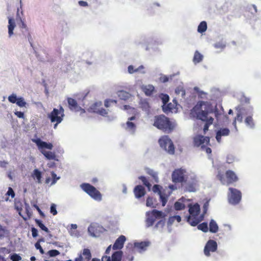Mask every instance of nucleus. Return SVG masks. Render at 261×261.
I'll return each mask as SVG.
<instances>
[{
    "instance_id": "obj_37",
    "label": "nucleus",
    "mask_w": 261,
    "mask_h": 261,
    "mask_svg": "<svg viewBox=\"0 0 261 261\" xmlns=\"http://www.w3.org/2000/svg\"><path fill=\"white\" fill-rule=\"evenodd\" d=\"M144 69V66L143 65L140 66L138 68L134 69V67L133 65H129L128 67V72L130 74H133L135 72H138L141 69Z\"/></svg>"
},
{
    "instance_id": "obj_2",
    "label": "nucleus",
    "mask_w": 261,
    "mask_h": 261,
    "mask_svg": "<svg viewBox=\"0 0 261 261\" xmlns=\"http://www.w3.org/2000/svg\"><path fill=\"white\" fill-rule=\"evenodd\" d=\"M153 126L165 133H171L174 129L176 124L164 115L155 116L154 118Z\"/></svg>"
},
{
    "instance_id": "obj_8",
    "label": "nucleus",
    "mask_w": 261,
    "mask_h": 261,
    "mask_svg": "<svg viewBox=\"0 0 261 261\" xmlns=\"http://www.w3.org/2000/svg\"><path fill=\"white\" fill-rule=\"evenodd\" d=\"M82 189L93 199L97 200L101 199L100 193L93 186L84 183L81 185Z\"/></svg>"
},
{
    "instance_id": "obj_9",
    "label": "nucleus",
    "mask_w": 261,
    "mask_h": 261,
    "mask_svg": "<svg viewBox=\"0 0 261 261\" xmlns=\"http://www.w3.org/2000/svg\"><path fill=\"white\" fill-rule=\"evenodd\" d=\"M64 116V110L62 106H60L59 109L54 108L53 110L48 114V118L51 122H57V123H60Z\"/></svg>"
},
{
    "instance_id": "obj_7",
    "label": "nucleus",
    "mask_w": 261,
    "mask_h": 261,
    "mask_svg": "<svg viewBox=\"0 0 261 261\" xmlns=\"http://www.w3.org/2000/svg\"><path fill=\"white\" fill-rule=\"evenodd\" d=\"M160 146L169 154H173L175 152L174 144L168 136L162 137L159 140Z\"/></svg>"
},
{
    "instance_id": "obj_57",
    "label": "nucleus",
    "mask_w": 261,
    "mask_h": 261,
    "mask_svg": "<svg viewBox=\"0 0 261 261\" xmlns=\"http://www.w3.org/2000/svg\"><path fill=\"white\" fill-rule=\"evenodd\" d=\"M35 246L37 249L39 250V251L41 254H43L44 253L43 248L41 246L40 244H39V242H36L35 244Z\"/></svg>"
},
{
    "instance_id": "obj_12",
    "label": "nucleus",
    "mask_w": 261,
    "mask_h": 261,
    "mask_svg": "<svg viewBox=\"0 0 261 261\" xmlns=\"http://www.w3.org/2000/svg\"><path fill=\"white\" fill-rule=\"evenodd\" d=\"M18 25L20 29L22 35L25 38H28L31 45L32 46L33 39L32 38L29 29L21 18H20V23H18Z\"/></svg>"
},
{
    "instance_id": "obj_21",
    "label": "nucleus",
    "mask_w": 261,
    "mask_h": 261,
    "mask_svg": "<svg viewBox=\"0 0 261 261\" xmlns=\"http://www.w3.org/2000/svg\"><path fill=\"white\" fill-rule=\"evenodd\" d=\"M150 243L149 241L136 242L134 243V246L137 248L140 252L144 251L147 249Z\"/></svg>"
},
{
    "instance_id": "obj_1",
    "label": "nucleus",
    "mask_w": 261,
    "mask_h": 261,
    "mask_svg": "<svg viewBox=\"0 0 261 261\" xmlns=\"http://www.w3.org/2000/svg\"><path fill=\"white\" fill-rule=\"evenodd\" d=\"M205 104L206 102L203 101H199L192 110V113L196 114L198 119L205 122L203 127L204 134L208 130L210 126L213 123L214 120L212 117L208 116L209 114L212 112V110H203L202 109V107Z\"/></svg>"
},
{
    "instance_id": "obj_29",
    "label": "nucleus",
    "mask_w": 261,
    "mask_h": 261,
    "mask_svg": "<svg viewBox=\"0 0 261 261\" xmlns=\"http://www.w3.org/2000/svg\"><path fill=\"white\" fill-rule=\"evenodd\" d=\"M197 187V181H193L192 182L189 183L186 186V189L189 192H195L196 191V188Z\"/></svg>"
},
{
    "instance_id": "obj_4",
    "label": "nucleus",
    "mask_w": 261,
    "mask_h": 261,
    "mask_svg": "<svg viewBox=\"0 0 261 261\" xmlns=\"http://www.w3.org/2000/svg\"><path fill=\"white\" fill-rule=\"evenodd\" d=\"M32 141L34 143H36L38 149L47 159L58 161V159L57 158L55 152L51 151H46L43 149V148H46L49 150H51L53 148V145L51 143H47L46 142L42 141L39 138L33 139Z\"/></svg>"
},
{
    "instance_id": "obj_28",
    "label": "nucleus",
    "mask_w": 261,
    "mask_h": 261,
    "mask_svg": "<svg viewBox=\"0 0 261 261\" xmlns=\"http://www.w3.org/2000/svg\"><path fill=\"white\" fill-rule=\"evenodd\" d=\"M122 256L121 251H115L112 255V261H121Z\"/></svg>"
},
{
    "instance_id": "obj_25",
    "label": "nucleus",
    "mask_w": 261,
    "mask_h": 261,
    "mask_svg": "<svg viewBox=\"0 0 261 261\" xmlns=\"http://www.w3.org/2000/svg\"><path fill=\"white\" fill-rule=\"evenodd\" d=\"M32 177L34 179H36L37 182H41L42 174L41 172L38 169H35L34 170L32 174Z\"/></svg>"
},
{
    "instance_id": "obj_63",
    "label": "nucleus",
    "mask_w": 261,
    "mask_h": 261,
    "mask_svg": "<svg viewBox=\"0 0 261 261\" xmlns=\"http://www.w3.org/2000/svg\"><path fill=\"white\" fill-rule=\"evenodd\" d=\"M209 205V202L208 201L205 202L203 206V214H205L207 211L208 207Z\"/></svg>"
},
{
    "instance_id": "obj_20",
    "label": "nucleus",
    "mask_w": 261,
    "mask_h": 261,
    "mask_svg": "<svg viewBox=\"0 0 261 261\" xmlns=\"http://www.w3.org/2000/svg\"><path fill=\"white\" fill-rule=\"evenodd\" d=\"M230 130L227 128H220L216 133V139L218 142L220 143L221 141V137L222 136H228Z\"/></svg>"
},
{
    "instance_id": "obj_60",
    "label": "nucleus",
    "mask_w": 261,
    "mask_h": 261,
    "mask_svg": "<svg viewBox=\"0 0 261 261\" xmlns=\"http://www.w3.org/2000/svg\"><path fill=\"white\" fill-rule=\"evenodd\" d=\"M236 121H238L240 122H242L243 121V117L241 113H238L237 115V116L234 118Z\"/></svg>"
},
{
    "instance_id": "obj_19",
    "label": "nucleus",
    "mask_w": 261,
    "mask_h": 261,
    "mask_svg": "<svg viewBox=\"0 0 261 261\" xmlns=\"http://www.w3.org/2000/svg\"><path fill=\"white\" fill-rule=\"evenodd\" d=\"M141 89L147 96H151L155 91L154 87L152 85H142Z\"/></svg>"
},
{
    "instance_id": "obj_26",
    "label": "nucleus",
    "mask_w": 261,
    "mask_h": 261,
    "mask_svg": "<svg viewBox=\"0 0 261 261\" xmlns=\"http://www.w3.org/2000/svg\"><path fill=\"white\" fill-rule=\"evenodd\" d=\"M136 129V124L131 121H127L126 123L125 129L127 131L134 133Z\"/></svg>"
},
{
    "instance_id": "obj_40",
    "label": "nucleus",
    "mask_w": 261,
    "mask_h": 261,
    "mask_svg": "<svg viewBox=\"0 0 261 261\" xmlns=\"http://www.w3.org/2000/svg\"><path fill=\"white\" fill-rule=\"evenodd\" d=\"M151 215L155 219L160 218L163 217V213L156 210H153L151 212Z\"/></svg>"
},
{
    "instance_id": "obj_35",
    "label": "nucleus",
    "mask_w": 261,
    "mask_h": 261,
    "mask_svg": "<svg viewBox=\"0 0 261 261\" xmlns=\"http://www.w3.org/2000/svg\"><path fill=\"white\" fill-rule=\"evenodd\" d=\"M207 29V24L204 21H202L200 23L198 27V32L200 33H202L206 31Z\"/></svg>"
},
{
    "instance_id": "obj_52",
    "label": "nucleus",
    "mask_w": 261,
    "mask_h": 261,
    "mask_svg": "<svg viewBox=\"0 0 261 261\" xmlns=\"http://www.w3.org/2000/svg\"><path fill=\"white\" fill-rule=\"evenodd\" d=\"M51 174L53 178L51 185H54L57 182V181L60 178V177H57V174L54 172H51Z\"/></svg>"
},
{
    "instance_id": "obj_64",
    "label": "nucleus",
    "mask_w": 261,
    "mask_h": 261,
    "mask_svg": "<svg viewBox=\"0 0 261 261\" xmlns=\"http://www.w3.org/2000/svg\"><path fill=\"white\" fill-rule=\"evenodd\" d=\"M34 206L36 208V210H37V211L39 212V214L43 217H44L45 216L44 213L41 211V210H40V208H39V207L36 205V204H34Z\"/></svg>"
},
{
    "instance_id": "obj_36",
    "label": "nucleus",
    "mask_w": 261,
    "mask_h": 261,
    "mask_svg": "<svg viewBox=\"0 0 261 261\" xmlns=\"http://www.w3.org/2000/svg\"><path fill=\"white\" fill-rule=\"evenodd\" d=\"M147 173L152 177L155 182L158 183L159 182V178L156 172H154L152 169H148L147 170Z\"/></svg>"
},
{
    "instance_id": "obj_39",
    "label": "nucleus",
    "mask_w": 261,
    "mask_h": 261,
    "mask_svg": "<svg viewBox=\"0 0 261 261\" xmlns=\"http://www.w3.org/2000/svg\"><path fill=\"white\" fill-rule=\"evenodd\" d=\"M197 228L198 229L204 232H206L208 230L207 224L206 222H203L201 224H199L198 225Z\"/></svg>"
},
{
    "instance_id": "obj_46",
    "label": "nucleus",
    "mask_w": 261,
    "mask_h": 261,
    "mask_svg": "<svg viewBox=\"0 0 261 261\" xmlns=\"http://www.w3.org/2000/svg\"><path fill=\"white\" fill-rule=\"evenodd\" d=\"M17 100L18 98L14 94H12L8 97V100L12 103H16Z\"/></svg>"
},
{
    "instance_id": "obj_14",
    "label": "nucleus",
    "mask_w": 261,
    "mask_h": 261,
    "mask_svg": "<svg viewBox=\"0 0 261 261\" xmlns=\"http://www.w3.org/2000/svg\"><path fill=\"white\" fill-rule=\"evenodd\" d=\"M195 146L199 147L202 145H208L210 143V138L208 137H204L201 135L197 136L194 137L193 141Z\"/></svg>"
},
{
    "instance_id": "obj_54",
    "label": "nucleus",
    "mask_w": 261,
    "mask_h": 261,
    "mask_svg": "<svg viewBox=\"0 0 261 261\" xmlns=\"http://www.w3.org/2000/svg\"><path fill=\"white\" fill-rule=\"evenodd\" d=\"M21 259V257L17 254H14L11 256V259L12 261H19Z\"/></svg>"
},
{
    "instance_id": "obj_17",
    "label": "nucleus",
    "mask_w": 261,
    "mask_h": 261,
    "mask_svg": "<svg viewBox=\"0 0 261 261\" xmlns=\"http://www.w3.org/2000/svg\"><path fill=\"white\" fill-rule=\"evenodd\" d=\"M82 256V254H80L79 257L75 258L74 261H90L91 258V254L89 249L85 248L83 250Z\"/></svg>"
},
{
    "instance_id": "obj_56",
    "label": "nucleus",
    "mask_w": 261,
    "mask_h": 261,
    "mask_svg": "<svg viewBox=\"0 0 261 261\" xmlns=\"http://www.w3.org/2000/svg\"><path fill=\"white\" fill-rule=\"evenodd\" d=\"M10 252V250L7 248L6 247H1L0 248V253L3 254H9Z\"/></svg>"
},
{
    "instance_id": "obj_16",
    "label": "nucleus",
    "mask_w": 261,
    "mask_h": 261,
    "mask_svg": "<svg viewBox=\"0 0 261 261\" xmlns=\"http://www.w3.org/2000/svg\"><path fill=\"white\" fill-rule=\"evenodd\" d=\"M67 102L68 103L69 108L72 111H79L81 110L83 113L85 112L84 109H82L79 106L78 103L76 100L73 98L68 97L67 98Z\"/></svg>"
},
{
    "instance_id": "obj_32",
    "label": "nucleus",
    "mask_w": 261,
    "mask_h": 261,
    "mask_svg": "<svg viewBox=\"0 0 261 261\" xmlns=\"http://www.w3.org/2000/svg\"><path fill=\"white\" fill-rule=\"evenodd\" d=\"M9 234V230L6 226L0 224V239L4 238Z\"/></svg>"
},
{
    "instance_id": "obj_24",
    "label": "nucleus",
    "mask_w": 261,
    "mask_h": 261,
    "mask_svg": "<svg viewBox=\"0 0 261 261\" xmlns=\"http://www.w3.org/2000/svg\"><path fill=\"white\" fill-rule=\"evenodd\" d=\"M99 227L96 224H91L88 227V231L90 233V234L94 237H96L98 236V233L97 232L98 228Z\"/></svg>"
},
{
    "instance_id": "obj_15",
    "label": "nucleus",
    "mask_w": 261,
    "mask_h": 261,
    "mask_svg": "<svg viewBox=\"0 0 261 261\" xmlns=\"http://www.w3.org/2000/svg\"><path fill=\"white\" fill-rule=\"evenodd\" d=\"M133 192L135 197L137 199H140L144 197L146 193L145 188L140 185L135 186Z\"/></svg>"
},
{
    "instance_id": "obj_22",
    "label": "nucleus",
    "mask_w": 261,
    "mask_h": 261,
    "mask_svg": "<svg viewBox=\"0 0 261 261\" xmlns=\"http://www.w3.org/2000/svg\"><path fill=\"white\" fill-rule=\"evenodd\" d=\"M16 27L15 21V20L9 17L8 18V35L9 37H11L13 34V31L14 30V28Z\"/></svg>"
},
{
    "instance_id": "obj_41",
    "label": "nucleus",
    "mask_w": 261,
    "mask_h": 261,
    "mask_svg": "<svg viewBox=\"0 0 261 261\" xmlns=\"http://www.w3.org/2000/svg\"><path fill=\"white\" fill-rule=\"evenodd\" d=\"M245 122L246 124L250 127H253L254 126V124L251 116H247L245 120Z\"/></svg>"
},
{
    "instance_id": "obj_30",
    "label": "nucleus",
    "mask_w": 261,
    "mask_h": 261,
    "mask_svg": "<svg viewBox=\"0 0 261 261\" xmlns=\"http://www.w3.org/2000/svg\"><path fill=\"white\" fill-rule=\"evenodd\" d=\"M203 59V56L197 50H196L194 53V56L193 57V61L195 64H197L201 61H202Z\"/></svg>"
},
{
    "instance_id": "obj_42",
    "label": "nucleus",
    "mask_w": 261,
    "mask_h": 261,
    "mask_svg": "<svg viewBox=\"0 0 261 261\" xmlns=\"http://www.w3.org/2000/svg\"><path fill=\"white\" fill-rule=\"evenodd\" d=\"M174 208L177 211L182 210L185 208V205L184 203H181L178 201H176L174 203Z\"/></svg>"
},
{
    "instance_id": "obj_50",
    "label": "nucleus",
    "mask_w": 261,
    "mask_h": 261,
    "mask_svg": "<svg viewBox=\"0 0 261 261\" xmlns=\"http://www.w3.org/2000/svg\"><path fill=\"white\" fill-rule=\"evenodd\" d=\"M170 222H173L175 220L177 221L178 222H180L181 221V217L180 216L176 215L172 217H170L169 219Z\"/></svg>"
},
{
    "instance_id": "obj_18",
    "label": "nucleus",
    "mask_w": 261,
    "mask_h": 261,
    "mask_svg": "<svg viewBox=\"0 0 261 261\" xmlns=\"http://www.w3.org/2000/svg\"><path fill=\"white\" fill-rule=\"evenodd\" d=\"M126 241V238L124 236H120L115 242L113 249L114 250L121 249L123 248L124 242Z\"/></svg>"
},
{
    "instance_id": "obj_47",
    "label": "nucleus",
    "mask_w": 261,
    "mask_h": 261,
    "mask_svg": "<svg viewBox=\"0 0 261 261\" xmlns=\"http://www.w3.org/2000/svg\"><path fill=\"white\" fill-rule=\"evenodd\" d=\"M111 103H114L115 104L117 103V100L114 99H107L105 100V106L106 108H108L110 106Z\"/></svg>"
},
{
    "instance_id": "obj_53",
    "label": "nucleus",
    "mask_w": 261,
    "mask_h": 261,
    "mask_svg": "<svg viewBox=\"0 0 261 261\" xmlns=\"http://www.w3.org/2000/svg\"><path fill=\"white\" fill-rule=\"evenodd\" d=\"M50 212L54 216L57 214L56 205L55 204L52 203L51 204Z\"/></svg>"
},
{
    "instance_id": "obj_51",
    "label": "nucleus",
    "mask_w": 261,
    "mask_h": 261,
    "mask_svg": "<svg viewBox=\"0 0 261 261\" xmlns=\"http://www.w3.org/2000/svg\"><path fill=\"white\" fill-rule=\"evenodd\" d=\"M48 255L51 257H54L60 254V252L57 250H51L48 252Z\"/></svg>"
},
{
    "instance_id": "obj_44",
    "label": "nucleus",
    "mask_w": 261,
    "mask_h": 261,
    "mask_svg": "<svg viewBox=\"0 0 261 261\" xmlns=\"http://www.w3.org/2000/svg\"><path fill=\"white\" fill-rule=\"evenodd\" d=\"M16 103L17 106H18L20 107H25V105H27L26 102L24 100V99L21 97L18 98V100Z\"/></svg>"
},
{
    "instance_id": "obj_33",
    "label": "nucleus",
    "mask_w": 261,
    "mask_h": 261,
    "mask_svg": "<svg viewBox=\"0 0 261 261\" xmlns=\"http://www.w3.org/2000/svg\"><path fill=\"white\" fill-rule=\"evenodd\" d=\"M139 179H140L143 182V185L147 188L148 190L150 191L151 185L146 178V177L144 176H140L139 177Z\"/></svg>"
},
{
    "instance_id": "obj_62",
    "label": "nucleus",
    "mask_w": 261,
    "mask_h": 261,
    "mask_svg": "<svg viewBox=\"0 0 261 261\" xmlns=\"http://www.w3.org/2000/svg\"><path fill=\"white\" fill-rule=\"evenodd\" d=\"M214 46L215 48L220 49H223L225 47V45L221 43H217Z\"/></svg>"
},
{
    "instance_id": "obj_55",
    "label": "nucleus",
    "mask_w": 261,
    "mask_h": 261,
    "mask_svg": "<svg viewBox=\"0 0 261 261\" xmlns=\"http://www.w3.org/2000/svg\"><path fill=\"white\" fill-rule=\"evenodd\" d=\"M7 195L8 196H10L12 198H13L15 197V194L12 188L9 187L8 188V190L7 192Z\"/></svg>"
},
{
    "instance_id": "obj_5",
    "label": "nucleus",
    "mask_w": 261,
    "mask_h": 261,
    "mask_svg": "<svg viewBox=\"0 0 261 261\" xmlns=\"http://www.w3.org/2000/svg\"><path fill=\"white\" fill-rule=\"evenodd\" d=\"M217 177L223 185H226L232 184L239 180L235 172L231 170H227L225 174L222 172L219 171Z\"/></svg>"
},
{
    "instance_id": "obj_10",
    "label": "nucleus",
    "mask_w": 261,
    "mask_h": 261,
    "mask_svg": "<svg viewBox=\"0 0 261 261\" xmlns=\"http://www.w3.org/2000/svg\"><path fill=\"white\" fill-rule=\"evenodd\" d=\"M228 191V199L229 202L233 205L238 204L242 199L241 192L233 188H229Z\"/></svg>"
},
{
    "instance_id": "obj_43",
    "label": "nucleus",
    "mask_w": 261,
    "mask_h": 261,
    "mask_svg": "<svg viewBox=\"0 0 261 261\" xmlns=\"http://www.w3.org/2000/svg\"><path fill=\"white\" fill-rule=\"evenodd\" d=\"M162 189V187L160 185H154L152 188V190L154 193H157L159 195H161V194L162 193L161 191Z\"/></svg>"
},
{
    "instance_id": "obj_61",
    "label": "nucleus",
    "mask_w": 261,
    "mask_h": 261,
    "mask_svg": "<svg viewBox=\"0 0 261 261\" xmlns=\"http://www.w3.org/2000/svg\"><path fill=\"white\" fill-rule=\"evenodd\" d=\"M15 115L20 118H24V113L20 111H16L14 113Z\"/></svg>"
},
{
    "instance_id": "obj_23",
    "label": "nucleus",
    "mask_w": 261,
    "mask_h": 261,
    "mask_svg": "<svg viewBox=\"0 0 261 261\" xmlns=\"http://www.w3.org/2000/svg\"><path fill=\"white\" fill-rule=\"evenodd\" d=\"M205 110H212V112L211 113H214L215 117L216 118L218 123L220 122V120L222 116L225 117V118H227L226 115H224L223 113L221 111H219L216 107L214 110L211 108L205 109Z\"/></svg>"
},
{
    "instance_id": "obj_3",
    "label": "nucleus",
    "mask_w": 261,
    "mask_h": 261,
    "mask_svg": "<svg viewBox=\"0 0 261 261\" xmlns=\"http://www.w3.org/2000/svg\"><path fill=\"white\" fill-rule=\"evenodd\" d=\"M200 205L198 203L189 204V215L187 217V221L191 226H195L203 220V217L200 215Z\"/></svg>"
},
{
    "instance_id": "obj_6",
    "label": "nucleus",
    "mask_w": 261,
    "mask_h": 261,
    "mask_svg": "<svg viewBox=\"0 0 261 261\" xmlns=\"http://www.w3.org/2000/svg\"><path fill=\"white\" fill-rule=\"evenodd\" d=\"M171 177L174 183L185 182L188 179L187 172L182 168L175 169L172 173Z\"/></svg>"
},
{
    "instance_id": "obj_59",
    "label": "nucleus",
    "mask_w": 261,
    "mask_h": 261,
    "mask_svg": "<svg viewBox=\"0 0 261 261\" xmlns=\"http://www.w3.org/2000/svg\"><path fill=\"white\" fill-rule=\"evenodd\" d=\"M32 234L33 238H36L38 236V230L35 227H32L31 228Z\"/></svg>"
},
{
    "instance_id": "obj_13",
    "label": "nucleus",
    "mask_w": 261,
    "mask_h": 261,
    "mask_svg": "<svg viewBox=\"0 0 261 261\" xmlns=\"http://www.w3.org/2000/svg\"><path fill=\"white\" fill-rule=\"evenodd\" d=\"M217 249V243L216 241L210 240H208L204 249V254L209 256L210 255V252H214L216 251Z\"/></svg>"
},
{
    "instance_id": "obj_38",
    "label": "nucleus",
    "mask_w": 261,
    "mask_h": 261,
    "mask_svg": "<svg viewBox=\"0 0 261 261\" xmlns=\"http://www.w3.org/2000/svg\"><path fill=\"white\" fill-rule=\"evenodd\" d=\"M36 223L38 225V226L43 231L46 232H49L48 229L42 223V221L38 219H35V220Z\"/></svg>"
},
{
    "instance_id": "obj_48",
    "label": "nucleus",
    "mask_w": 261,
    "mask_h": 261,
    "mask_svg": "<svg viewBox=\"0 0 261 261\" xmlns=\"http://www.w3.org/2000/svg\"><path fill=\"white\" fill-rule=\"evenodd\" d=\"M25 213L27 214V218H23V219H24V220H27V219H30L31 218L32 214V212L30 211V207L29 205H27L25 206Z\"/></svg>"
},
{
    "instance_id": "obj_34",
    "label": "nucleus",
    "mask_w": 261,
    "mask_h": 261,
    "mask_svg": "<svg viewBox=\"0 0 261 261\" xmlns=\"http://www.w3.org/2000/svg\"><path fill=\"white\" fill-rule=\"evenodd\" d=\"M118 96L122 99L126 100L130 97V94L128 92L123 90L119 91L118 92Z\"/></svg>"
},
{
    "instance_id": "obj_31",
    "label": "nucleus",
    "mask_w": 261,
    "mask_h": 261,
    "mask_svg": "<svg viewBox=\"0 0 261 261\" xmlns=\"http://www.w3.org/2000/svg\"><path fill=\"white\" fill-rule=\"evenodd\" d=\"M156 205V201L152 197H148L146 200V205L147 206L155 207Z\"/></svg>"
},
{
    "instance_id": "obj_58",
    "label": "nucleus",
    "mask_w": 261,
    "mask_h": 261,
    "mask_svg": "<svg viewBox=\"0 0 261 261\" xmlns=\"http://www.w3.org/2000/svg\"><path fill=\"white\" fill-rule=\"evenodd\" d=\"M201 149L204 150L207 154H211L212 152L211 149L210 147H206L205 145H202Z\"/></svg>"
},
{
    "instance_id": "obj_27",
    "label": "nucleus",
    "mask_w": 261,
    "mask_h": 261,
    "mask_svg": "<svg viewBox=\"0 0 261 261\" xmlns=\"http://www.w3.org/2000/svg\"><path fill=\"white\" fill-rule=\"evenodd\" d=\"M209 230L212 233H216L218 230V226L214 220H211L210 222Z\"/></svg>"
},
{
    "instance_id": "obj_45",
    "label": "nucleus",
    "mask_w": 261,
    "mask_h": 261,
    "mask_svg": "<svg viewBox=\"0 0 261 261\" xmlns=\"http://www.w3.org/2000/svg\"><path fill=\"white\" fill-rule=\"evenodd\" d=\"M155 221V219L153 216H149L146 219V222H147L148 226H150L153 225Z\"/></svg>"
},
{
    "instance_id": "obj_11",
    "label": "nucleus",
    "mask_w": 261,
    "mask_h": 261,
    "mask_svg": "<svg viewBox=\"0 0 261 261\" xmlns=\"http://www.w3.org/2000/svg\"><path fill=\"white\" fill-rule=\"evenodd\" d=\"M102 102L101 101L95 102L90 107V110L91 112L97 113L102 116H107L108 111L101 108Z\"/></svg>"
},
{
    "instance_id": "obj_49",
    "label": "nucleus",
    "mask_w": 261,
    "mask_h": 261,
    "mask_svg": "<svg viewBox=\"0 0 261 261\" xmlns=\"http://www.w3.org/2000/svg\"><path fill=\"white\" fill-rule=\"evenodd\" d=\"M161 201L162 203V205L165 206L167 202V197L163 193L159 195Z\"/></svg>"
}]
</instances>
